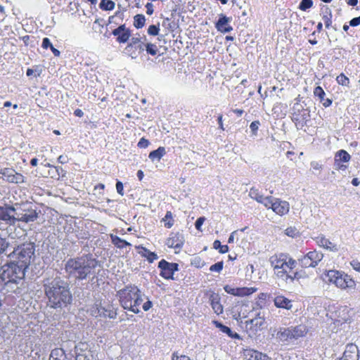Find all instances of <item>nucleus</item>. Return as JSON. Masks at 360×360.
I'll return each mask as SVG.
<instances>
[{
	"instance_id": "f257e3e1",
	"label": "nucleus",
	"mask_w": 360,
	"mask_h": 360,
	"mask_svg": "<svg viewBox=\"0 0 360 360\" xmlns=\"http://www.w3.org/2000/svg\"><path fill=\"white\" fill-rule=\"evenodd\" d=\"M36 245L34 242L24 243L13 248L7 255L11 259L1 266L0 275L11 283L22 295L28 291L25 274L30 264L35 259Z\"/></svg>"
},
{
	"instance_id": "f03ea898",
	"label": "nucleus",
	"mask_w": 360,
	"mask_h": 360,
	"mask_svg": "<svg viewBox=\"0 0 360 360\" xmlns=\"http://www.w3.org/2000/svg\"><path fill=\"white\" fill-rule=\"evenodd\" d=\"M42 287L49 307L62 310L72 304L73 297L70 285L61 277L44 279Z\"/></svg>"
},
{
	"instance_id": "7ed1b4c3",
	"label": "nucleus",
	"mask_w": 360,
	"mask_h": 360,
	"mask_svg": "<svg viewBox=\"0 0 360 360\" xmlns=\"http://www.w3.org/2000/svg\"><path fill=\"white\" fill-rule=\"evenodd\" d=\"M99 261L91 253L70 258L65 264V271L70 278L83 281L93 274Z\"/></svg>"
},
{
	"instance_id": "20e7f679",
	"label": "nucleus",
	"mask_w": 360,
	"mask_h": 360,
	"mask_svg": "<svg viewBox=\"0 0 360 360\" xmlns=\"http://www.w3.org/2000/svg\"><path fill=\"white\" fill-rule=\"evenodd\" d=\"M139 289L135 285H127L124 288L120 290L117 292V297L119 298L120 305L127 310L131 311L134 314H139L140 309L139 308H133L132 303L138 295Z\"/></svg>"
},
{
	"instance_id": "39448f33",
	"label": "nucleus",
	"mask_w": 360,
	"mask_h": 360,
	"mask_svg": "<svg viewBox=\"0 0 360 360\" xmlns=\"http://www.w3.org/2000/svg\"><path fill=\"white\" fill-rule=\"evenodd\" d=\"M117 308H115L112 304L102 303L99 300H96L89 309L92 316L110 319H115L117 317Z\"/></svg>"
},
{
	"instance_id": "423d86ee",
	"label": "nucleus",
	"mask_w": 360,
	"mask_h": 360,
	"mask_svg": "<svg viewBox=\"0 0 360 360\" xmlns=\"http://www.w3.org/2000/svg\"><path fill=\"white\" fill-rule=\"evenodd\" d=\"M287 259L288 255L283 253L274 255L269 258L271 266L273 267L276 275L278 278H283L289 272L286 262Z\"/></svg>"
},
{
	"instance_id": "0eeeda50",
	"label": "nucleus",
	"mask_w": 360,
	"mask_h": 360,
	"mask_svg": "<svg viewBox=\"0 0 360 360\" xmlns=\"http://www.w3.org/2000/svg\"><path fill=\"white\" fill-rule=\"evenodd\" d=\"M14 295L19 297L23 295L0 275V308L6 297H13Z\"/></svg>"
},
{
	"instance_id": "6e6552de",
	"label": "nucleus",
	"mask_w": 360,
	"mask_h": 360,
	"mask_svg": "<svg viewBox=\"0 0 360 360\" xmlns=\"http://www.w3.org/2000/svg\"><path fill=\"white\" fill-rule=\"evenodd\" d=\"M17 210L14 206L5 204L0 206V220L6 225L15 226L16 224Z\"/></svg>"
},
{
	"instance_id": "1a4fd4ad",
	"label": "nucleus",
	"mask_w": 360,
	"mask_h": 360,
	"mask_svg": "<svg viewBox=\"0 0 360 360\" xmlns=\"http://www.w3.org/2000/svg\"><path fill=\"white\" fill-rule=\"evenodd\" d=\"M160 269V275L167 280H174V274L179 271V264L174 262H169L165 259H161L158 263Z\"/></svg>"
},
{
	"instance_id": "9d476101",
	"label": "nucleus",
	"mask_w": 360,
	"mask_h": 360,
	"mask_svg": "<svg viewBox=\"0 0 360 360\" xmlns=\"http://www.w3.org/2000/svg\"><path fill=\"white\" fill-rule=\"evenodd\" d=\"M323 255L316 250L309 252L302 258L299 259V263L302 268L316 267L322 260Z\"/></svg>"
},
{
	"instance_id": "9b49d317",
	"label": "nucleus",
	"mask_w": 360,
	"mask_h": 360,
	"mask_svg": "<svg viewBox=\"0 0 360 360\" xmlns=\"http://www.w3.org/2000/svg\"><path fill=\"white\" fill-rule=\"evenodd\" d=\"M146 36L143 37H132L130 43L127 44L124 50L132 58H136L137 57V54L135 51H131L132 49L134 47L136 50H139V53L143 51L146 46Z\"/></svg>"
},
{
	"instance_id": "f8f14e48",
	"label": "nucleus",
	"mask_w": 360,
	"mask_h": 360,
	"mask_svg": "<svg viewBox=\"0 0 360 360\" xmlns=\"http://www.w3.org/2000/svg\"><path fill=\"white\" fill-rule=\"evenodd\" d=\"M0 174H2L4 179L9 183L18 184L25 182V177L12 168L1 169Z\"/></svg>"
},
{
	"instance_id": "ddd939ff",
	"label": "nucleus",
	"mask_w": 360,
	"mask_h": 360,
	"mask_svg": "<svg viewBox=\"0 0 360 360\" xmlns=\"http://www.w3.org/2000/svg\"><path fill=\"white\" fill-rule=\"evenodd\" d=\"M112 34L117 37V41L120 44L127 42L131 35V31L125 25H121L112 31Z\"/></svg>"
},
{
	"instance_id": "4468645a",
	"label": "nucleus",
	"mask_w": 360,
	"mask_h": 360,
	"mask_svg": "<svg viewBox=\"0 0 360 360\" xmlns=\"http://www.w3.org/2000/svg\"><path fill=\"white\" fill-rule=\"evenodd\" d=\"M39 213L35 210H27L25 212H17L16 222L22 221L25 223L33 222L37 220Z\"/></svg>"
},
{
	"instance_id": "2eb2a0df",
	"label": "nucleus",
	"mask_w": 360,
	"mask_h": 360,
	"mask_svg": "<svg viewBox=\"0 0 360 360\" xmlns=\"http://www.w3.org/2000/svg\"><path fill=\"white\" fill-rule=\"evenodd\" d=\"M185 239L182 233H176L171 235V236L167 238L166 245L169 248H172L175 249H180L184 245Z\"/></svg>"
},
{
	"instance_id": "dca6fc26",
	"label": "nucleus",
	"mask_w": 360,
	"mask_h": 360,
	"mask_svg": "<svg viewBox=\"0 0 360 360\" xmlns=\"http://www.w3.org/2000/svg\"><path fill=\"white\" fill-rule=\"evenodd\" d=\"M210 305L217 315L221 314L224 311V307L221 304V297L218 293L212 292L209 296Z\"/></svg>"
},
{
	"instance_id": "f3484780",
	"label": "nucleus",
	"mask_w": 360,
	"mask_h": 360,
	"mask_svg": "<svg viewBox=\"0 0 360 360\" xmlns=\"http://www.w3.org/2000/svg\"><path fill=\"white\" fill-rule=\"evenodd\" d=\"M291 335L292 334L289 327L280 328L279 330L276 332L275 338L278 342L287 345L288 343L292 341Z\"/></svg>"
},
{
	"instance_id": "a211bd4d",
	"label": "nucleus",
	"mask_w": 360,
	"mask_h": 360,
	"mask_svg": "<svg viewBox=\"0 0 360 360\" xmlns=\"http://www.w3.org/2000/svg\"><path fill=\"white\" fill-rule=\"evenodd\" d=\"M342 358L345 360H359V349L356 345L348 344L346 346Z\"/></svg>"
},
{
	"instance_id": "6ab92c4d",
	"label": "nucleus",
	"mask_w": 360,
	"mask_h": 360,
	"mask_svg": "<svg viewBox=\"0 0 360 360\" xmlns=\"http://www.w3.org/2000/svg\"><path fill=\"white\" fill-rule=\"evenodd\" d=\"M231 18H227L223 14H221L215 25L217 30L222 33L230 32L233 30L231 26L228 25V23L231 21Z\"/></svg>"
},
{
	"instance_id": "aec40b11",
	"label": "nucleus",
	"mask_w": 360,
	"mask_h": 360,
	"mask_svg": "<svg viewBox=\"0 0 360 360\" xmlns=\"http://www.w3.org/2000/svg\"><path fill=\"white\" fill-rule=\"evenodd\" d=\"M289 203L286 201L276 198L272 210L279 215H284L289 212Z\"/></svg>"
},
{
	"instance_id": "412c9836",
	"label": "nucleus",
	"mask_w": 360,
	"mask_h": 360,
	"mask_svg": "<svg viewBox=\"0 0 360 360\" xmlns=\"http://www.w3.org/2000/svg\"><path fill=\"white\" fill-rule=\"evenodd\" d=\"M289 328L292 334L291 336L292 341L305 336L308 332L307 327L304 324H300L295 326H290Z\"/></svg>"
},
{
	"instance_id": "4be33fe9",
	"label": "nucleus",
	"mask_w": 360,
	"mask_h": 360,
	"mask_svg": "<svg viewBox=\"0 0 360 360\" xmlns=\"http://www.w3.org/2000/svg\"><path fill=\"white\" fill-rule=\"evenodd\" d=\"M337 287L340 288H353L355 285L354 281L347 275H343L341 272L340 276L335 280Z\"/></svg>"
},
{
	"instance_id": "5701e85b",
	"label": "nucleus",
	"mask_w": 360,
	"mask_h": 360,
	"mask_svg": "<svg viewBox=\"0 0 360 360\" xmlns=\"http://www.w3.org/2000/svg\"><path fill=\"white\" fill-rule=\"evenodd\" d=\"M316 241L319 246L323 247L326 250L333 252H336L338 250L337 245L330 241L323 236H318L316 238Z\"/></svg>"
},
{
	"instance_id": "b1692460",
	"label": "nucleus",
	"mask_w": 360,
	"mask_h": 360,
	"mask_svg": "<svg viewBox=\"0 0 360 360\" xmlns=\"http://www.w3.org/2000/svg\"><path fill=\"white\" fill-rule=\"evenodd\" d=\"M212 323L222 333H226L229 337L237 340L240 339V336L239 334H238L236 332H233L229 327L223 325L221 322L216 320H213Z\"/></svg>"
},
{
	"instance_id": "393cba45",
	"label": "nucleus",
	"mask_w": 360,
	"mask_h": 360,
	"mask_svg": "<svg viewBox=\"0 0 360 360\" xmlns=\"http://www.w3.org/2000/svg\"><path fill=\"white\" fill-rule=\"evenodd\" d=\"M245 356L247 360H271L266 354L254 349H246Z\"/></svg>"
},
{
	"instance_id": "a878e982",
	"label": "nucleus",
	"mask_w": 360,
	"mask_h": 360,
	"mask_svg": "<svg viewBox=\"0 0 360 360\" xmlns=\"http://www.w3.org/2000/svg\"><path fill=\"white\" fill-rule=\"evenodd\" d=\"M274 304L278 308H283L285 309H291L292 304L291 300H288L283 295L276 296L274 298Z\"/></svg>"
},
{
	"instance_id": "bb28decb",
	"label": "nucleus",
	"mask_w": 360,
	"mask_h": 360,
	"mask_svg": "<svg viewBox=\"0 0 360 360\" xmlns=\"http://www.w3.org/2000/svg\"><path fill=\"white\" fill-rule=\"evenodd\" d=\"M249 323L250 325V330L252 331L254 334H255L261 327H262L264 324V318L260 316V314H258L257 316L250 320Z\"/></svg>"
},
{
	"instance_id": "cd10ccee",
	"label": "nucleus",
	"mask_w": 360,
	"mask_h": 360,
	"mask_svg": "<svg viewBox=\"0 0 360 360\" xmlns=\"http://www.w3.org/2000/svg\"><path fill=\"white\" fill-rule=\"evenodd\" d=\"M323 13L322 19L326 28H329L332 24V11L328 6H323L321 8Z\"/></svg>"
},
{
	"instance_id": "c85d7f7f",
	"label": "nucleus",
	"mask_w": 360,
	"mask_h": 360,
	"mask_svg": "<svg viewBox=\"0 0 360 360\" xmlns=\"http://www.w3.org/2000/svg\"><path fill=\"white\" fill-rule=\"evenodd\" d=\"M66 354L62 348H55L50 354L49 360H65Z\"/></svg>"
},
{
	"instance_id": "c756f323",
	"label": "nucleus",
	"mask_w": 360,
	"mask_h": 360,
	"mask_svg": "<svg viewBox=\"0 0 360 360\" xmlns=\"http://www.w3.org/2000/svg\"><path fill=\"white\" fill-rule=\"evenodd\" d=\"M166 154V150L165 147H159L158 149L151 151L149 153L148 158L153 162L155 160L159 161Z\"/></svg>"
},
{
	"instance_id": "7c9ffc66",
	"label": "nucleus",
	"mask_w": 360,
	"mask_h": 360,
	"mask_svg": "<svg viewBox=\"0 0 360 360\" xmlns=\"http://www.w3.org/2000/svg\"><path fill=\"white\" fill-rule=\"evenodd\" d=\"M110 238H111L112 243L115 246H116L117 248L122 249L126 246H131V243L120 238L117 236L111 234Z\"/></svg>"
},
{
	"instance_id": "2f4dec72",
	"label": "nucleus",
	"mask_w": 360,
	"mask_h": 360,
	"mask_svg": "<svg viewBox=\"0 0 360 360\" xmlns=\"http://www.w3.org/2000/svg\"><path fill=\"white\" fill-rule=\"evenodd\" d=\"M340 272L337 270H329L324 274V280L326 282L335 284V280L340 276Z\"/></svg>"
},
{
	"instance_id": "473e14b6",
	"label": "nucleus",
	"mask_w": 360,
	"mask_h": 360,
	"mask_svg": "<svg viewBox=\"0 0 360 360\" xmlns=\"http://www.w3.org/2000/svg\"><path fill=\"white\" fill-rule=\"evenodd\" d=\"M351 159V155L345 150H338L335 155L334 160H337L341 162H348Z\"/></svg>"
},
{
	"instance_id": "72a5a7b5",
	"label": "nucleus",
	"mask_w": 360,
	"mask_h": 360,
	"mask_svg": "<svg viewBox=\"0 0 360 360\" xmlns=\"http://www.w3.org/2000/svg\"><path fill=\"white\" fill-rule=\"evenodd\" d=\"M256 290L257 289L255 288H236L235 296L243 297L246 295H250L255 292Z\"/></svg>"
},
{
	"instance_id": "f704fd0d",
	"label": "nucleus",
	"mask_w": 360,
	"mask_h": 360,
	"mask_svg": "<svg viewBox=\"0 0 360 360\" xmlns=\"http://www.w3.org/2000/svg\"><path fill=\"white\" fill-rule=\"evenodd\" d=\"M146 22V18L143 14H137L134 17V26L140 29L142 28Z\"/></svg>"
},
{
	"instance_id": "c9c22d12",
	"label": "nucleus",
	"mask_w": 360,
	"mask_h": 360,
	"mask_svg": "<svg viewBox=\"0 0 360 360\" xmlns=\"http://www.w3.org/2000/svg\"><path fill=\"white\" fill-rule=\"evenodd\" d=\"M115 6V2L111 0H101L99 4V8L103 11H112Z\"/></svg>"
},
{
	"instance_id": "e433bc0d",
	"label": "nucleus",
	"mask_w": 360,
	"mask_h": 360,
	"mask_svg": "<svg viewBox=\"0 0 360 360\" xmlns=\"http://www.w3.org/2000/svg\"><path fill=\"white\" fill-rule=\"evenodd\" d=\"M11 243L6 238L0 236V255L6 254Z\"/></svg>"
},
{
	"instance_id": "4c0bfd02",
	"label": "nucleus",
	"mask_w": 360,
	"mask_h": 360,
	"mask_svg": "<svg viewBox=\"0 0 360 360\" xmlns=\"http://www.w3.org/2000/svg\"><path fill=\"white\" fill-rule=\"evenodd\" d=\"M249 196L251 198L257 200L258 202H260L264 197L262 195L260 194L259 190L255 188H250L249 192Z\"/></svg>"
},
{
	"instance_id": "58836bf2",
	"label": "nucleus",
	"mask_w": 360,
	"mask_h": 360,
	"mask_svg": "<svg viewBox=\"0 0 360 360\" xmlns=\"http://www.w3.org/2000/svg\"><path fill=\"white\" fill-rule=\"evenodd\" d=\"M165 222V226L169 229L174 225V220L172 219V213L170 211H167L165 217L162 219Z\"/></svg>"
},
{
	"instance_id": "ea45409f",
	"label": "nucleus",
	"mask_w": 360,
	"mask_h": 360,
	"mask_svg": "<svg viewBox=\"0 0 360 360\" xmlns=\"http://www.w3.org/2000/svg\"><path fill=\"white\" fill-rule=\"evenodd\" d=\"M213 248L216 250H219V252L221 254L226 253L229 252V247L226 245H221V242L218 240H214L213 243Z\"/></svg>"
},
{
	"instance_id": "a19ab883",
	"label": "nucleus",
	"mask_w": 360,
	"mask_h": 360,
	"mask_svg": "<svg viewBox=\"0 0 360 360\" xmlns=\"http://www.w3.org/2000/svg\"><path fill=\"white\" fill-rule=\"evenodd\" d=\"M336 81L338 84L349 86V79L343 73H341L336 77Z\"/></svg>"
},
{
	"instance_id": "79ce46f5",
	"label": "nucleus",
	"mask_w": 360,
	"mask_h": 360,
	"mask_svg": "<svg viewBox=\"0 0 360 360\" xmlns=\"http://www.w3.org/2000/svg\"><path fill=\"white\" fill-rule=\"evenodd\" d=\"M313 6L312 0H301L299 4V9L302 11H306L307 9Z\"/></svg>"
},
{
	"instance_id": "37998d69",
	"label": "nucleus",
	"mask_w": 360,
	"mask_h": 360,
	"mask_svg": "<svg viewBox=\"0 0 360 360\" xmlns=\"http://www.w3.org/2000/svg\"><path fill=\"white\" fill-rule=\"evenodd\" d=\"M275 199L272 196L263 197L259 203L263 204L267 208L272 209Z\"/></svg>"
},
{
	"instance_id": "c03bdc74",
	"label": "nucleus",
	"mask_w": 360,
	"mask_h": 360,
	"mask_svg": "<svg viewBox=\"0 0 360 360\" xmlns=\"http://www.w3.org/2000/svg\"><path fill=\"white\" fill-rule=\"evenodd\" d=\"M145 48L147 53L151 56H155L158 53V48L155 44L146 43Z\"/></svg>"
},
{
	"instance_id": "a18cd8bd",
	"label": "nucleus",
	"mask_w": 360,
	"mask_h": 360,
	"mask_svg": "<svg viewBox=\"0 0 360 360\" xmlns=\"http://www.w3.org/2000/svg\"><path fill=\"white\" fill-rule=\"evenodd\" d=\"M160 32L159 24L151 25L148 28V34L151 36H158Z\"/></svg>"
},
{
	"instance_id": "49530a36",
	"label": "nucleus",
	"mask_w": 360,
	"mask_h": 360,
	"mask_svg": "<svg viewBox=\"0 0 360 360\" xmlns=\"http://www.w3.org/2000/svg\"><path fill=\"white\" fill-rule=\"evenodd\" d=\"M310 165L311 168L313 170V173L315 174H316V172H319L320 173L323 169V165L316 161H312L310 163Z\"/></svg>"
},
{
	"instance_id": "de8ad7c7",
	"label": "nucleus",
	"mask_w": 360,
	"mask_h": 360,
	"mask_svg": "<svg viewBox=\"0 0 360 360\" xmlns=\"http://www.w3.org/2000/svg\"><path fill=\"white\" fill-rule=\"evenodd\" d=\"M223 266H224V262L222 261L218 262L210 266V271L220 272L223 269Z\"/></svg>"
},
{
	"instance_id": "09e8293b",
	"label": "nucleus",
	"mask_w": 360,
	"mask_h": 360,
	"mask_svg": "<svg viewBox=\"0 0 360 360\" xmlns=\"http://www.w3.org/2000/svg\"><path fill=\"white\" fill-rule=\"evenodd\" d=\"M300 275H299V273L298 272H295L293 274V275H291L289 274V272L287 274V275H285L284 276L283 278H282L283 280L285 281L286 282H288V281L292 282L294 281L295 280H298L300 278Z\"/></svg>"
},
{
	"instance_id": "8fccbe9b",
	"label": "nucleus",
	"mask_w": 360,
	"mask_h": 360,
	"mask_svg": "<svg viewBox=\"0 0 360 360\" xmlns=\"http://www.w3.org/2000/svg\"><path fill=\"white\" fill-rule=\"evenodd\" d=\"M143 301V300L141 295V291L139 290V292H138V295H136L134 300V302L132 303V307L134 309L139 308V305L142 303Z\"/></svg>"
},
{
	"instance_id": "3c124183",
	"label": "nucleus",
	"mask_w": 360,
	"mask_h": 360,
	"mask_svg": "<svg viewBox=\"0 0 360 360\" xmlns=\"http://www.w3.org/2000/svg\"><path fill=\"white\" fill-rule=\"evenodd\" d=\"M191 264L197 268H201L204 266V262L199 257H196L191 261Z\"/></svg>"
},
{
	"instance_id": "603ef678",
	"label": "nucleus",
	"mask_w": 360,
	"mask_h": 360,
	"mask_svg": "<svg viewBox=\"0 0 360 360\" xmlns=\"http://www.w3.org/2000/svg\"><path fill=\"white\" fill-rule=\"evenodd\" d=\"M286 262H287L288 268L289 271L293 269L296 266V264H297V261L295 260L294 259L291 258L288 255V259H286Z\"/></svg>"
},
{
	"instance_id": "864d4df0",
	"label": "nucleus",
	"mask_w": 360,
	"mask_h": 360,
	"mask_svg": "<svg viewBox=\"0 0 360 360\" xmlns=\"http://www.w3.org/2000/svg\"><path fill=\"white\" fill-rule=\"evenodd\" d=\"M285 234L292 238L295 237L298 234V231L295 228L289 227L285 229Z\"/></svg>"
},
{
	"instance_id": "5fc2aeb1",
	"label": "nucleus",
	"mask_w": 360,
	"mask_h": 360,
	"mask_svg": "<svg viewBox=\"0 0 360 360\" xmlns=\"http://www.w3.org/2000/svg\"><path fill=\"white\" fill-rule=\"evenodd\" d=\"M259 125H260V122L258 120H255V121H253L252 122H251V124L250 125V128L253 134H256Z\"/></svg>"
},
{
	"instance_id": "6e6d98bb",
	"label": "nucleus",
	"mask_w": 360,
	"mask_h": 360,
	"mask_svg": "<svg viewBox=\"0 0 360 360\" xmlns=\"http://www.w3.org/2000/svg\"><path fill=\"white\" fill-rule=\"evenodd\" d=\"M149 143H150L149 141L143 137L139 140L137 146L140 148H146L148 146Z\"/></svg>"
},
{
	"instance_id": "4d7b16f0",
	"label": "nucleus",
	"mask_w": 360,
	"mask_h": 360,
	"mask_svg": "<svg viewBox=\"0 0 360 360\" xmlns=\"http://www.w3.org/2000/svg\"><path fill=\"white\" fill-rule=\"evenodd\" d=\"M334 167H335V169L337 170L345 171L347 169L346 165H343L342 162H341L337 160H334Z\"/></svg>"
},
{
	"instance_id": "13d9d810",
	"label": "nucleus",
	"mask_w": 360,
	"mask_h": 360,
	"mask_svg": "<svg viewBox=\"0 0 360 360\" xmlns=\"http://www.w3.org/2000/svg\"><path fill=\"white\" fill-rule=\"evenodd\" d=\"M314 94L316 97L325 96V91H323V88L320 86H316L314 90Z\"/></svg>"
},
{
	"instance_id": "bf43d9fd",
	"label": "nucleus",
	"mask_w": 360,
	"mask_h": 360,
	"mask_svg": "<svg viewBox=\"0 0 360 360\" xmlns=\"http://www.w3.org/2000/svg\"><path fill=\"white\" fill-rule=\"evenodd\" d=\"M205 220V218L204 217H201L197 219V220L195 222V227L197 230L200 231L201 226L203 224L204 221Z\"/></svg>"
},
{
	"instance_id": "052dcab7",
	"label": "nucleus",
	"mask_w": 360,
	"mask_h": 360,
	"mask_svg": "<svg viewBox=\"0 0 360 360\" xmlns=\"http://www.w3.org/2000/svg\"><path fill=\"white\" fill-rule=\"evenodd\" d=\"M158 257L156 253L150 252H148V255H146V259L148 261L149 263L153 262L155 260L158 259Z\"/></svg>"
},
{
	"instance_id": "680f3d73",
	"label": "nucleus",
	"mask_w": 360,
	"mask_h": 360,
	"mask_svg": "<svg viewBox=\"0 0 360 360\" xmlns=\"http://www.w3.org/2000/svg\"><path fill=\"white\" fill-rule=\"evenodd\" d=\"M53 168L55 169V172H56V174H53L52 177H55V178L59 179V177L60 176V174H62V176H64L65 172H64V170L63 169L62 167H53Z\"/></svg>"
},
{
	"instance_id": "e2e57ef3",
	"label": "nucleus",
	"mask_w": 360,
	"mask_h": 360,
	"mask_svg": "<svg viewBox=\"0 0 360 360\" xmlns=\"http://www.w3.org/2000/svg\"><path fill=\"white\" fill-rule=\"evenodd\" d=\"M77 346L75 347V360H89L88 357L82 354L77 353Z\"/></svg>"
},
{
	"instance_id": "0e129e2a",
	"label": "nucleus",
	"mask_w": 360,
	"mask_h": 360,
	"mask_svg": "<svg viewBox=\"0 0 360 360\" xmlns=\"http://www.w3.org/2000/svg\"><path fill=\"white\" fill-rule=\"evenodd\" d=\"M172 360H191L190 357L186 355H177L176 354L174 353L172 354Z\"/></svg>"
},
{
	"instance_id": "69168bd1",
	"label": "nucleus",
	"mask_w": 360,
	"mask_h": 360,
	"mask_svg": "<svg viewBox=\"0 0 360 360\" xmlns=\"http://www.w3.org/2000/svg\"><path fill=\"white\" fill-rule=\"evenodd\" d=\"M116 190L117 192L121 195L122 196L124 195V187L123 184L121 181H117L116 183Z\"/></svg>"
},
{
	"instance_id": "338daca9",
	"label": "nucleus",
	"mask_w": 360,
	"mask_h": 360,
	"mask_svg": "<svg viewBox=\"0 0 360 360\" xmlns=\"http://www.w3.org/2000/svg\"><path fill=\"white\" fill-rule=\"evenodd\" d=\"M350 264L355 271L360 272V262L354 259L350 262Z\"/></svg>"
},
{
	"instance_id": "774afa93",
	"label": "nucleus",
	"mask_w": 360,
	"mask_h": 360,
	"mask_svg": "<svg viewBox=\"0 0 360 360\" xmlns=\"http://www.w3.org/2000/svg\"><path fill=\"white\" fill-rule=\"evenodd\" d=\"M360 25V15L359 17H356L352 18L349 21V25L352 27H356Z\"/></svg>"
}]
</instances>
